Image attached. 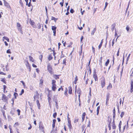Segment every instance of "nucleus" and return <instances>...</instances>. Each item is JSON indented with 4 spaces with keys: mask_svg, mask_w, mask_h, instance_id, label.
<instances>
[{
    "mask_svg": "<svg viewBox=\"0 0 133 133\" xmlns=\"http://www.w3.org/2000/svg\"><path fill=\"white\" fill-rule=\"evenodd\" d=\"M24 92V89H22L21 90V91L20 93L19 94V95H21Z\"/></svg>",
    "mask_w": 133,
    "mask_h": 133,
    "instance_id": "nucleus-43",
    "label": "nucleus"
},
{
    "mask_svg": "<svg viewBox=\"0 0 133 133\" xmlns=\"http://www.w3.org/2000/svg\"><path fill=\"white\" fill-rule=\"evenodd\" d=\"M122 121H120L119 125H118V127H119V131H121V125H122Z\"/></svg>",
    "mask_w": 133,
    "mask_h": 133,
    "instance_id": "nucleus-23",
    "label": "nucleus"
},
{
    "mask_svg": "<svg viewBox=\"0 0 133 133\" xmlns=\"http://www.w3.org/2000/svg\"><path fill=\"white\" fill-rule=\"evenodd\" d=\"M43 57V55H40L39 57V58L41 62L42 61V59Z\"/></svg>",
    "mask_w": 133,
    "mask_h": 133,
    "instance_id": "nucleus-37",
    "label": "nucleus"
},
{
    "mask_svg": "<svg viewBox=\"0 0 133 133\" xmlns=\"http://www.w3.org/2000/svg\"><path fill=\"white\" fill-rule=\"evenodd\" d=\"M39 128L40 129L43 130L44 129V126L42 123L40 124H39Z\"/></svg>",
    "mask_w": 133,
    "mask_h": 133,
    "instance_id": "nucleus-17",
    "label": "nucleus"
},
{
    "mask_svg": "<svg viewBox=\"0 0 133 133\" xmlns=\"http://www.w3.org/2000/svg\"><path fill=\"white\" fill-rule=\"evenodd\" d=\"M4 4L5 6L7 7H8L9 6H10L9 3L5 0L4 1Z\"/></svg>",
    "mask_w": 133,
    "mask_h": 133,
    "instance_id": "nucleus-19",
    "label": "nucleus"
},
{
    "mask_svg": "<svg viewBox=\"0 0 133 133\" xmlns=\"http://www.w3.org/2000/svg\"><path fill=\"white\" fill-rule=\"evenodd\" d=\"M47 69L49 72L50 74H53V70L51 64L50 63H48L47 65Z\"/></svg>",
    "mask_w": 133,
    "mask_h": 133,
    "instance_id": "nucleus-2",
    "label": "nucleus"
},
{
    "mask_svg": "<svg viewBox=\"0 0 133 133\" xmlns=\"http://www.w3.org/2000/svg\"><path fill=\"white\" fill-rule=\"evenodd\" d=\"M120 48H119L117 52V56H118L119 55V51Z\"/></svg>",
    "mask_w": 133,
    "mask_h": 133,
    "instance_id": "nucleus-59",
    "label": "nucleus"
},
{
    "mask_svg": "<svg viewBox=\"0 0 133 133\" xmlns=\"http://www.w3.org/2000/svg\"><path fill=\"white\" fill-rule=\"evenodd\" d=\"M130 29V27L129 25H127L126 28V29L127 30V31H128Z\"/></svg>",
    "mask_w": 133,
    "mask_h": 133,
    "instance_id": "nucleus-44",
    "label": "nucleus"
},
{
    "mask_svg": "<svg viewBox=\"0 0 133 133\" xmlns=\"http://www.w3.org/2000/svg\"><path fill=\"white\" fill-rule=\"evenodd\" d=\"M21 83H22V84H23L24 87H25V83L23 81H21Z\"/></svg>",
    "mask_w": 133,
    "mask_h": 133,
    "instance_id": "nucleus-58",
    "label": "nucleus"
},
{
    "mask_svg": "<svg viewBox=\"0 0 133 133\" xmlns=\"http://www.w3.org/2000/svg\"><path fill=\"white\" fill-rule=\"evenodd\" d=\"M103 44H102L101 43H100V44L98 46V49H99L101 48V46H102V45Z\"/></svg>",
    "mask_w": 133,
    "mask_h": 133,
    "instance_id": "nucleus-53",
    "label": "nucleus"
},
{
    "mask_svg": "<svg viewBox=\"0 0 133 133\" xmlns=\"http://www.w3.org/2000/svg\"><path fill=\"white\" fill-rule=\"evenodd\" d=\"M0 74L4 75H5L6 74V73L3 72H0Z\"/></svg>",
    "mask_w": 133,
    "mask_h": 133,
    "instance_id": "nucleus-55",
    "label": "nucleus"
},
{
    "mask_svg": "<svg viewBox=\"0 0 133 133\" xmlns=\"http://www.w3.org/2000/svg\"><path fill=\"white\" fill-rule=\"evenodd\" d=\"M29 125L30 126V127H29L28 128V130H30V129H31L32 128V126H31V124H29Z\"/></svg>",
    "mask_w": 133,
    "mask_h": 133,
    "instance_id": "nucleus-56",
    "label": "nucleus"
},
{
    "mask_svg": "<svg viewBox=\"0 0 133 133\" xmlns=\"http://www.w3.org/2000/svg\"><path fill=\"white\" fill-rule=\"evenodd\" d=\"M56 27L55 26H52L51 29H52V30L53 31V32L54 33L53 35L54 36H56Z\"/></svg>",
    "mask_w": 133,
    "mask_h": 133,
    "instance_id": "nucleus-8",
    "label": "nucleus"
},
{
    "mask_svg": "<svg viewBox=\"0 0 133 133\" xmlns=\"http://www.w3.org/2000/svg\"><path fill=\"white\" fill-rule=\"evenodd\" d=\"M115 108H114V109L113 110V118H115Z\"/></svg>",
    "mask_w": 133,
    "mask_h": 133,
    "instance_id": "nucleus-24",
    "label": "nucleus"
},
{
    "mask_svg": "<svg viewBox=\"0 0 133 133\" xmlns=\"http://www.w3.org/2000/svg\"><path fill=\"white\" fill-rule=\"evenodd\" d=\"M17 26L18 30L21 31H22V27L21 26V25L20 23H17Z\"/></svg>",
    "mask_w": 133,
    "mask_h": 133,
    "instance_id": "nucleus-7",
    "label": "nucleus"
},
{
    "mask_svg": "<svg viewBox=\"0 0 133 133\" xmlns=\"http://www.w3.org/2000/svg\"><path fill=\"white\" fill-rule=\"evenodd\" d=\"M36 103L39 109H40V107H41L40 104L39 103V101L38 100H37L36 101Z\"/></svg>",
    "mask_w": 133,
    "mask_h": 133,
    "instance_id": "nucleus-29",
    "label": "nucleus"
},
{
    "mask_svg": "<svg viewBox=\"0 0 133 133\" xmlns=\"http://www.w3.org/2000/svg\"><path fill=\"white\" fill-rule=\"evenodd\" d=\"M102 57H101L100 58V60H99V61H100V63L99 64H101V65H102Z\"/></svg>",
    "mask_w": 133,
    "mask_h": 133,
    "instance_id": "nucleus-38",
    "label": "nucleus"
},
{
    "mask_svg": "<svg viewBox=\"0 0 133 133\" xmlns=\"http://www.w3.org/2000/svg\"><path fill=\"white\" fill-rule=\"evenodd\" d=\"M72 44V42H70V44L68 46V47L69 48L72 47L71 45Z\"/></svg>",
    "mask_w": 133,
    "mask_h": 133,
    "instance_id": "nucleus-41",
    "label": "nucleus"
},
{
    "mask_svg": "<svg viewBox=\"0 0 133 133\" xmlns=\"http://www.w3.org/2000/svg\"><path fill=\"white\" fill-rule=\"evenodd\" d=\"M29 59L30 61H31L32 62H34V59L33 57L30 56H29Z\"/></svg>",
    "mask_w": 133,
    "mask_h": 133,
    "instance_id": "nucleus-20",
    "label": "nucleus"
},
{
    "mask_svg": "<svg viewBox=\"0 0 133 133\" xmlns=\"http://www.w3.org/2000/svg\"><path fill=\"white\" fill-rule=\"evenodd\" d=\"M53 57H52L51 55H50L49 56L48 58V59L49 61H50L52 59Z\"/></svg>",
    "mask_w": 133,
    "mask_h": 133,
    "instance_id": "nucleus-33",
    "label": "nucleus"
},
{
    "mask_svg": "<svg viewBox=\"0 0 133 133\" xmlns=\"http://www.w3.org/2000/svg\"><path fill=\"white\" fill-rule=\"evenodd\" d=\"M26 67L27 69H29V71L30 72L31 70V67L30 66V65L28 66H27V67Z\"/></svg>",
    "mask_w": 133,
    "mask_h": 133,
    "instance_id": "nucleus-46",
    "label": "nucleus"
},
{
    "mask_svg": "<svg viewBox=\"0 0 133 133\" xmlns=\"http://www.w3.org/2000/svg\"><path fill=\"white\" fill-rule=\"evenodd\" d=\"M56 81L54 79L52 80V87L51 89L52 90L54 91H55L57 89L56 85Z\"/></svg>",
    "mask_w": 133,
    "mask_h": 133,
    "instance_id": "nucleus-3",
    "label": "nucleus"
},
{
    "mask_svg": "<svg viewBox=\"0 0 133 133\" xmlns=\"http://www.w3.org/2000/svg\"><path fill=\"white\" fill-rule=\"evenodd\" d=\"M43 83V80L42 79H41L40 80L39 84L42 85Z\"/></svg>",
    "mask_w": 133,
    "mask_h": 133,
    "instance_id": "nucleus-42",
    "label": "nucleus"
},
{
    "mask_svg": "<svg viewBox=\"0 0 133 133\" xmlns=\"http://www.w3.org/2000/svg\"><path fill=\"white\" fill-rule=\"evenodd\" d=\"M17 111L18 112V115L19 116L20 115V113L21 112L20 110L19 109H18L17 110Z\"/></svg>",
    "mask_w": 133,
    "mask_h": 133,
    "instance_id": "nucleus-51",
    "label": "nucleus"
},
{
    "mask_svg": "<svg viewBox=\"0 0 133 133\" xmlns=\"http://www.w3.org/2000/svg\"><path fill=\"white\" fill-rule=\"evenodd\" d=\"M14 97H13L11 99V101H12V104L13 105L14 104V100L17 98V97L18 96V95L17 93L16 92L14 93Z\"/></svg>",
    "mask_w": 133,
    "mask_h": 133,
    "instance_id": "nucleus-5",
    "label": "nucleus"
},
{
    "mask_svg": "<svg viewBox=\"0 0 133 133\" xmlns=\"http://www.w3.org/2000/svg\"><path fill=\"white\" fill-rule=\"evenodd\" d=\"M11 96V94H9L6 96L5 94H3L2 95V99L4 102H7L9 100V98H10Z\"/></svg>",
    "mask_w": 133,
    "mask_h": 133,
    "instance_id": "nucleus-1",
    "label": "nucleus"
},
{
    "mask_svg": "<svg viewBox=\"0 0 133 133\" xmlns=\"http://www.w3.org/2000/svg\"><path fill=\"white\" fill-rule=\"evenodd\" d=\"M64 3V2H62L60 3V4L61 5V6H63Z\"/></svg>",
    "mask_w": 133,
    "mask_h": 133,
    "instance_id": "nucleus-60",
    "label": "nucleus"
},
{
    "mask_svg": "<svg viewBox=\"0 0 133 133\" xmlns=\"http://www.w3.org/2000/svg\"><path fill=\"white\" fill-rule=\"evenodd\" d=\"M111 119L110 120L108 121V127H111Z\"/></svg>",
    "mask_w": 133,
    "mask_h": 133,
    "instance_id": "nucleus-35",
    "label": "nucleus"
},
{
    "mask_svg": "<svg viewBox=\"0 0 133 133\" xmlns=\"http://www.w3.org/2000/svg\"><path fill=\"white\" fill-rule=\"evenodd\" d=\"M114 42H115V39H114L113 40H112V46H113L114 45Z\"/></svg>",
    "mask_w": 133,
    "mask_h": 133,
    "instance_id": "nucleus-61",
    "label": "nucleus"
},
{
    "mask_svg": "<svg viewBox=\"0 0 133 133\" xmlns=\"http://www.w3.org/2000/svg\"><path fill=\"white\" fill-rule=\"evenodd\" d=\"M6 53L8 54H11V50L10 49H8L6 51Z\"/></svg>",
    "mask_w": 133,
    "mask_h": 133,
    "instance_id": "nucleus-47",
    "label": "nucleus"
},
{
    "mask_svg": "<svg viewBox=\"0 0 133 133\" xmlns=\"http://www.w3.org/2000/svg\"><path fill=\"white\" fill-rule=\"evenodd\" d=\"M57 116V113L56 112H55L53 114V117L54 118H56Z\"/></svg>",
    "mask_w": 133,
    "mask_h": 133,
    "instance_id": "nucleus-45",
    "label": "nucleus"
},
{
    "mask_svg": "<svg viewBox=\"0 0 133 133\" xmlns=\"http://www.w3.org/2000/svg\"><path fill=\"white\" fill-rule=\"evenodd\" d=\"M70 13L72 14L74 12V11L73 9H70Z\"/></svg>",
    "mask_w": 133,
    "mask_h": 133,
    "instance_id": "nucleus-54",
    "label": "nucleus"
},
{
    "mask_svg": "<svg viewBox=\"0 0 133 133\" xmlns=\"http://www.w3.org/2000/svg\"><path fill=\"white\" fill-rule=\"evenodd\" d=\"M78 119H75L74 120V123H76L78 122Z\"/></svg>",
    "mask_w": 133,
    "mask_h": 133,
    "instance_id": "nucleus-50",
    "label": "nucleus"
},
{
    "mask_svg": "<svg viewBox=\"0 0 133 133\" xmlns=\"http://www.w3.org/2000/svg\"><path fill=\"white\" fill-rule=\"evenodd\" d=\"M116 25V24L115 23H114L112 24V28H111V30L112 31H113L114 29L115 26Z\"/></svg>",
    "mask_w": 133,
    "mask_h": 133,
    "instance_id": "nucleus-32",
    "label": "nucleus"
},
{
    "mask_svg": "<svg viewBox=\"0 0 133 133\" xmlns=\"http://www.w3.org/2000/svg\"><path fill=\"white\" fill-rule=\"evenodd\" d=\"M108 3L107 2H106L105 3V7H104V9H105L107 7V6L108 5Z\"/></svg>",
    "mask_w": 133,
    "mask_h": 133,
    "instance_id": "nucleus-57",
    "label": "nucleus"
},
{
    "mask_svg": "<svg viewBox=\"0 0 133 133\" xmlns=\"http://www.w3.org/2000/svg\"><path fill=\"white\" fill-rule=\"evenodd\" d=\"M101 84L102 88H103L105 85V78L102 77L101 80Z\"/></svg>",
    "mask_w": 133,
    "mask_h": 133,
    "instance_id": "nucleus-4",
    "label": "nucleus"
},
{
    "mask_svg": "<svg viewBox=\"0 0 133 133\" xmlns=\"http://www.w3.org/2000/svg\"><path fill=\"white\" fill-rule=\"evenodd\" d=\"M68 125L70 130L71 129H72V127L71 124H68Z\"/></svg>",
    "mask_w": 133,
    "mask_h": 133,
    "instance_id": "nucleus-39",
    "label": "nucleus"
},
{
    "mask_svg": "<svg viewBox=\"0 0 133 133\" xmlns=\"http://www.w3.org/2000/svg\"><path fill=\"white\" fill-rule=\"evenodd\" d=\"M112 85L111 83L109 84V85L107 86V89H110L112 88Z\"/></svg>",
    "mask_w": 133,
    "mask_h": 133,
    "instance_id": "nucleus-26",
    "label": "nucleus"
},
{
    "mask_svg": "<svg viewBox=\"0 0 133 133\" xmlns=\"http://www.w3.org/2000/svg\"><path fill=\"white\" fill-rule=\"evenodd\" d=\"M60 75H59L55 74L53 75V77L55 79H57L59 78V76Z\"/></svg>",
    "mask_w": 133,
    "mask_h": 133,
    "instance_id": "nucleus-15",
    "label": "nucleus"
},
{
    "mask_svg": "<svg viewBox=\"0 0 133 133\" xmlns=\"http://www.w3.org/2000/svg\"><path fill=\"white\" fill-rule=\"evenodd\" d=\"M3 92L4 93H7V91L6 90V89L7 88L6 86L5 85H3Z\"/></svg>",
    "mask_w": 133,
    "mask_h": 133,
    "instance_id": "nucleus-18",
    "label": "nucleus"
},
{
    "mask_svg": "<svg viewBox=\"0 0 133 133\" xmlns=\"http://www.w3.org/2000/svg\"><path fill=\"white\" fill-rule=\"evenodd\" d=\"M55 124L52 123V128L53 129H54L55 126Z\"/></svg>",
    "mask_w": 133,
    "mask_h": 133,
    "instance_id": "nucleus-64",
    "label": "nucleus"
},
{
    "mask_svg": "<svg viewBox=\"0 0 133 133\" xmlns=\"http://www.w3.org/2000/svg\"><path fill=\"white\" fill-rule=\"evenodd\" d=\"M36 94L34 96V101H35L36 99H38L39 97V94L38 91H36L35 92Z\"/></svg>",
    "mask_w": 133,
    "mask_h": 133,
    "instance_id": "nucleus-9",
    "label": "nucleus"
},
{
    "mask_svg": "<svg viewBox=\"0 0 133 133\" xmlns=\"http://www.w3.org/2000/svg\"><path fill=\"white\" fill-rule=\"evenodd\" d=\"M89 80V79L87 78V79L85 81V84H88Z\"/></svg>",
    "mask_w": 133,
    "mask_h": 133,
    "instance_id": "nucleus-62",
    "label": "nucleus"
},
{
    "mask_svg": "<svg viewBox=\"0 0 133 133\" xmlns=\"http://www.w3.org/2000/svg\"><path fill=\"white\" fill-rule=\"evenodd\" d=\"M110 62V60L109 59H108L107 61L105 62V65L106 66H107L108 64H109Z\"/></svg>",
    "mask_w": 133,
    "mask_h": 133,
    "instance_id": "nucleus-27",
    "label": "nucleus"
},
{
    "mask_svg": "<svg viewBox=\"0 0 133 133\" xmlns=\"http://www.w3.org/2000/svg\"><path fill=\"white\" fill-rule=\"evenodd\" d=\"M130 91L131 93L133 91V81L132 80H131V83Z\"/></svg>",
    "mask_w": 133,
    "mask_h": 133,
    "instance_id": "nucleus-12",
    "label": "nucleus"
},
{
    "mask_svg": "<svg viewBox=\"0 0 133 133\" xmlns=\"http://www.w3.org/2000/svg\"><path fill=\"white\" fill-rule=\"evenodd\" d=\"M124 112H121L120 116L121 118H122L124 114Z\"/></svg>",
    "mask_w": 133,
    "mask_h": 133,
    "instance_id": "nucleus-36",
    "label": "nucleus"
},
{
    "mask_svg": "<svg viewBox=\"0 0 133 133\" xmlns=\"http://www.w3.org/2000/svg\"><path fill=\"white\" fill-rule=\"evenodd\" d=\"M93 77L94 78L95 81H97L98 80V78L97 75L96 74V72L95 71L93 74Z\"/></svg>",
    "mask_w": 133,
    "mask_h": 133,
    "instance_id": "nucleus-11",
    "label": "nucleus"
},
{
    "mask_svg": "<svg viewBox=\"0 0 133 133\" xmlns=\"http://www.w3.org/2000/svg\"><path fill=\"white\" fill-rule=\"evenodd\" d=\"M30 23L32 26H33L34 27V25L35 24V23L34 22L32 21H30Z\"/></svg>",
    "mask_w": 133,
    "mask_h": 133,
    "instance_id": "nucleus-31",
    "label": "nucleus"
},
{
    "mask_svg": "<svg viewBox=\"0 0 133 133\" xmlns=\"http://www.w3.org/2000/svg\"><path fill=\"white\" fill-rule=\"evenodd\" d=\"M2 113L4 117L5 118H6V115L5 114V111H2Z\"/></svg>",
    "mask_w": 133,
    "mask_h": 133,
    "instance_id": "nucleus-48",
    "label": "nucleus"
},
{
    "mask_svg": "<svg viewBox=\"0 0 133 133\" xmlns=\"http://www.w3.org/2000/svg\"><path fill=\"white\" fill-rule=\"evenodd\" d=\"M100 106H98L97 109V115H98L99 113V110L100 109Z\"/></svg>",
    "mask_w": 133,
    "mask_h": 133,
    "instance_id": "nucleus-22",
    "label": "nucleus"
},
{
    "mask_svg": "<svg viewBox=\"0 0 133 133\" xmlns=\"http://www.w3.org/2000/svg\"><path fill=\"white\" fill-rule=\"evenodd\" d=\"M78 80V77L77 76H76L75 77V79L74 81V83L75 84H76L77 83V82Z\"/></svg>",
    "mask_w": 133,
    "mask_h": 133,
    "instance_id": "nucleus-21",
    "label": "nucleus"
},
{
    "mask_svg": "<svg viewBox=\"0 0 133 133\" xmlns=\"http://www.w3.org/2000/svg\"><path fill=\"white\" fill-rule=\"evenodd\" d=\"M3 38H4L8 42H9V39L7 37H3Z\"/></svg>",
    "mask_w": 133,
    "mask_h": 133,
    "instance_id": "nucleus-49",
    "label": "nucleus"
},
{
    "mask_svg": "<svg viewBox=\"0 0 133 133\" xmlns=\"http://www.w3.org/2000/svg\"><path fill=\"white\" fill-rule=\"evenodd\" d=\"M19 125V123L18 122H16L14 125V127H16L18 126Z\"/></svg>",
    "mask_w": 133,
    "mask_h": 133,
    "instance_id": "nucleus-30",
    "label": "nucleus"
},
{
    "mask_svg": "<svg viewBox=\"0 0 133 133\" xmlns=\"http://www.w3.org/2000/svg\"><path fill=\"white\" fill-rule=\"evenodd\" d=\"M81 90H78L77 91H76V90H75V95H76V96H77L76 95V94H78V98L79 99H80V96L81 94Z\"/></svg>",
    "mask_w": 133,
    "mask_h": 133,
    "instance_id": "nucleus-10",
    "label": "nucleus"
},
{
    "mask_svg": "<svg viewBox=\"0 0 133 133\" xmlns=\"http://www.w3.org/2000/svg\"><path fill=\"white\" fill-rule=\"evenodd\" d=\"M1 81L4 83L5 84H6V80L5 78H2L1 80Z\"/></svg>",
    "mask_w": 133,
    "mask_h": 133,
    "instance_id": "nucleus-28",
    "label": "nucleus"
},
{
    "mask_svg": "<svg viewBox=\"0 0 133 133\" xmlns=\"http://www.w3.org/2000/svg\"><path fill=\"white\" fill-rule=\"evenodd\" d=\"M51 20H54L55 22H56L58 19V18H55V17L53 16L51 17Z\"/></svg>",
    "mask_w": 133,
    "mask_h": 133,
    "instance_id": "nucleus-34",
    "label": "nucleus"
},
{
    "mask_svg": "<svg viewBox=\"0 0 133 133\" xmlns=\"http://www.w3.org/2000/svg\"><path fill=\"white\" fill-rule=\"evenodd\" d=\"M96 31V29L95 28H94L91 33V35H94L95 32V31Z\"/></svg>",
    "mask_w": 133,
    "mask_h": 133,
    "instance_id": "nucleus-40",
    "label": "nucleus"
},
{
    "mask_svg": "<svg viewBox=\"0 0 133 133\" xmlns=\"http://www.w3.org/2000/svg\"><path fill=\"white\" fill-rule=\"evenodd\" d=\"M68 90L66 88H65V91L64 94L66 96H68Z\"/></svg>",
    "mask_w": 133,
    "mask_h": 133,
    "instance_id": "nucleus-25",
    "label": "nucleus"
},
{
    "mask_svg": "<svg viewBox=\"0 0 133 133\" xmlns=\"http://www.w3.org/2000/svg\"><path fill=\"white\" fill-rule=\"evenodd\" d=\"M66 59H64L63 61V63L64 64H65V65H66Z\"/></svg>",
    "mask_w": 133,
    "mask_h": 133,
    "instance_id": "nucleus-52",
    "label": "nucleus"
},
{
    "mask_svg": "<svg viewBox=\"0 0 133 133\" xmlns=\"http://www.w3.org/2000/svg\"><path fill=\"white\" fill-rule=\"evenodd\" d=\"M69 91L68 93L70 94H72V88L71 87H68Z\"/></svg>",
    "mask_w": 133,
    "mask_h": 133,
    "instance_id": "nucleus-14",
    "label": "nucleus"
},
{
    "mask_svg": "<svg viewBox=\"0 0 133 133\" xmlns=\"http://www.w3.org/2000/svg\"><path fill=\"white\" fill-rule=\"evenodd\" d=\"M32 66L34 68H37V66L35 65L33 63L32 64Z\"/></svg>",
    "mask_w": 133,
    "mask_h": 133,
    "instance_id": "nucleus-63",
    "label": "nucleus"
},
{
    "mask_svg": "<svg viewBox=\"0 0 133 133\" xmlns=\"http://www.w3.org/2000/svg\"><path fill=\"white\" fill-rule=\"evenodd\" d=\"M86 113L85 112H84L82 114V122H83L85 118V116L86 115Z\"/></svg>",
    "mask_w": 133,
    "mask_h": 133,
    "instance_id": "nucleus-13",
    "label": "nucleus"
},
{
    "mask_svg": "<svg viewBox=\"0 0 133 133\" xmlns=\"http://www.w3.org/2000/svg\"><path fill=\"white\" fill-rule=\"evenodd\" d=\"M112 129H115L116 128V126L115 124V122L114 120L112 122Z\"/></svg>",
    "mask_w": 133,
    "mask_h": 133,
    "instance_id": "nucleus-16",
    "label": "nucleus"
},
{
    "mask_svg": "<svg viewBox=\"0 0 133 133\" xmlns=\"http://www.w3.org/2000/svg\"><path fill=\"white\" fill-rule=\"evenodd\" d=\"M47 90H48V91L49 92V94L47 96L48 97V103H49V105H50L51 103L50 101L51 100V97H50V96H49V95H50L49 93L50 92V91H51L49 89H48Z\"/></svg>",
    "mask_w": 133,
    "mask_h": 133,
    "instance_id": "nucleus-6",
    "label": "nucleus"
}]
</instances>
